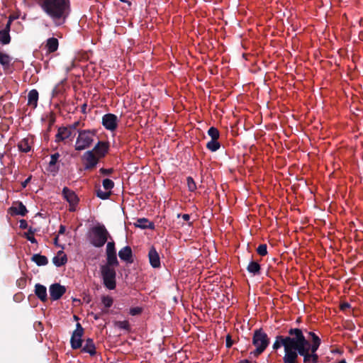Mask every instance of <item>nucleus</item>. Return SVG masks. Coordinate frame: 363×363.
I'll list each match as a JSON object with an SVG mask.
<instances>
[{
  "instance_id": "obj_1",
  "label": "nucleus",
  "mask_w": 363,
  "mask_h": 363,
  "mask_svg": "<svg viewBox=\"0 0 363 363\" xmlns=\"http://www.w3.org/2000/svg\"><path fill=\"white\" fill-rule=\"evenodd\" d=\"M38 5L57 27L65 23L72 11L70 0H45Z\"/></svg>"
},
{
  "instance_id": "obj_2",
  "label": "nucleus",
  "mask_w": 363,
  "mask_h": 363,
  "mask_svg": "<svg viewBox=\"0 0 363 363\" xmlns=\"http://www.w3.org/2000/svg\"><path fill=\"white\" fill-rule=\"evenodd\" d=\"M306 329L290 328L289 330V336L285 337V344L292 348L298 353L305 349V345H308V340L304 336Z\"/></svg>"
},
{
  "instance_id": "obj_3",
  "label": "nucleus",
  "mask_w": 363,
  "mask_h": 363,
  "mask_svg": "<svg viewBox=\"0 0 363 363\" xmlns=\"http://www.w3.org/2000/svg\"><path fill=\"white\" fill-rule=\"evenodd\" d=\"M252 342L255 347V350L252 351L250 354L257 357L262 354L269 346L270 339L262 328H259L254 330Z\"/></svg>"
},
{
  "instance_id": "obj_4",
  "label": "nucleus",
  "mask_w": 363,
  "mask_h": 363,
  "mask_svg": "<svg viewBox=\"0 0 363 363\" xmlns=\"http://www.w3.org/2000/svg\"><path fill=\"white\" fill-rule=\"evenodd\" d=\"M91 232L90 242L96 247H103L108 238H111L109 233L104 225H98L93 227Z\"/></svg>"
},
{
  "instance_id": "obj_5",
  "label": "nucleus",
  "mask_w": 363,
  "mask_h": 363,
  "mask_svg": "<svg viewBox=\"0 0 363 363\" xmlns=\"http://www.w3.org/2000/svg\"><path fill=\"white\" fill-rule=\"evenodd\" d=\"M95 130H83L79 131L75 143V150L80 151L89 147L94 141Z\"/></svg>"
},
{
  "instance_id": "obj_6",
  "label": "nucleus",
  "mask_w": 363,
  "mask_h": 363,
  "mask_svg": "<svg viewBox=\"0 0 363 363\" xmlns=\"http://www.w3.org/2000/svg\"><path fill=\"white\" fill-rule=\"evenodd\" d=\"M100 269L104 286L109 290L115 289L116 287V269L107 266H101Z\"/></svg>"
},
{
  "instance_id": "obj_7",
  "label": "nucleus",
  "mask_w": 363,
  "mask_h": 363,
  "mask_svg": "<svg viewBox=\"0 0 363 363\" xmlns=\"http://www.w3.org/2000/svg\"><path fill=\"white\" fill-rule=\"evenodd\" d=\"M84 330L82 325L79 323L76 325V329L73 331L71 339L70 345L73 350H77L82 347L83 340L82 339L84 335Z\"/></svg>"
},
{
  "instance_id": "obj_8",
  "label": "nucleus",
  "mask_w": 363,
  "mask_h": 363,
  "mask_svg": "<svg viewBox=\"0 0 363 363\" xmlns=\"http://www.w3.org/2000/svg\"><path fill=\"white\" fill-rule=\"evenodd\" d=\"M62 196L69 204V211H75L76 206L79 203V198L75 192L68 187L65 186L62 191Z\"/></svg>"
},
{
  "instance_id": "obj_9",
  "label": "nucleus",
  "mask_w": 363,
  "mask_h": 363,
  "mask_svg": "<svg viewBox=\"0 0 363 363\" xmlns=\"http://www.w3.org/2000/svg\"><path fill=\"white\" fill-rule=\"evenodd\" d=\"M305 333L308 334V337L311 340V342L308 340V345H306L304 347L306 348L308 352L317 354L316 352L321 344L320 338L313 332L307 330H305Z\"/></svg>"
},
{
  "instance_id": "obj_10",
  "label": "nucleus",
  "mask_w": 363,
  "mask_h": 363,
  "mask_svg": "<svg viewBox=\"0 0 363 363\" xmlns=\"http://www.w3.org/2000/svg\"><path fill=\"white\" fill-rule=\"evenodd\" d=\"M82 160L84 162V169L86 170H89L96 167L99 159L94 154V150H89L84 153Z\"/></svg>"
},
{
  "instance_id": "obj_11",
  "label": "nucleus",
  "mask_w": 363,
  "mask_h": 363,
  "mask_svg": "<svg viewBox=\"0 0 363 363\" xmlns=\"http://www.w3.org/2000/svg\"><path fill=\"white\" fill-rule=\"evenodd\" d=\"M118 117L113 113H106L102 117V125L110 131H113L118 126Z\"/></svg>"
},
{
  "instance_id": "obj_12",
  "label": "nucleus",
  "mask_w": 363,
  "mask_h": 363,
  "mask_svg": "<svg viewBox=\"0 0 363 363\" xmlns=\"http://www.w3.org/2000/svg\"><path fill=\"white\" fill-rule=\"evenodd\" d=\"M50 299L59 300L66 292V288L58 283L52 284L49 288Z\"/></svg>"
},
{
  "instance_id": "obj_13",
  "label": "nucleus",
  "mask_w": 363,
  "mask_h": 363,
  "mask_svg": "<svg viewBox=\"0 0 363 363\" xmlns=\"http://www.w3.org/2000/svg\"><path fill=\"white\" fill-rule=\"evenodd\" d=\"M27 213L28 210L21 201L13 202V205L8 209V213L12 216L16 215L25 216Z\"/></svg>"
},
{
  "instance_id": "obj_14",
  "label": "nucleus",
  "mask_w": 363,
  "mask_h": 363,
  "mask_svg": "<svg viewBox=\"0 0 363 363\" xmlns=\"http://www.w3.org/2000/svg\"><path fill=\"white\" fill-rule=\"evenodd\" d=\"M285 354L283 357L284 363H296L298 355L299 354L295 348L290 347L287 345H284Z\"/></svg>"
},
{
  "instance_id": "obj_15",
  "label": "nucleus",
  "mask_w": 363,
  "mask_h": 363,
  "mask_svg": "<svg viewBox=\"0 0 363 363\" xmlns=\"http://www.w3.org/2000/svg\"><path fill=\"white\" fill-rule=\"evenodd\" d=\"M92 150H94V154L100 160L104 157L107 154L108 151V144L104 141H99Z\"/></svg>"
},
{
  "instance_id": "obj_16",
  "label": "nucleus",
  "mask_w": 363,
  "mask_h": 363,
  "mask_svg": "<svg viewBox=\"0 0 363 363\" xmlns=\"http://www.w3.org/2000/svg\"><path fill=\"white\" fill-rule=\"evenodd\" d=\"M148 258L150 264L153 268H159L160 267V255L154 246L150 248Z\"/></svg>"
},
{
  "instance_id": "obj_17",
  "label": "nucleus",
  "mask_w": 363,
  "mask_h": 363,
  "mask_svg": "<svg viewBox=\"0 0 363 363\" xmlns=\"http://www.w3.org/2000/svg\"><path fill=\"white\" fill-rule=\"evenodd\" d=\"M120 259L127 263H133V252L130 246H125L120 250L118 252Z\"/></svg>"
},
{
  "instance_id": "obj_18",
  "label": "nucleus",
  "mask_w": 363,
  "mask_h": 363,
  "mask_svg": "<svg viewBox=\"0 0 363 363\" xmlns=\"http://www.w3.org/2000/svg\"><path fill=\"white\" fill-rule=\"evenodd\" d=\"M82 352L89 354L90 356L94 357L96 354V346L93 339L87 338L85 340V344L82 346Z\"/></svg>"
},
{
  "instance_id": "obj_19",
  "label": "nucleus",
  "mask_w": 363,
  "mask_h": 363,
  "mask_svg": "<svg viewBox=\"0 0 363 363\" xmlns=\"http://www.w3.org/2000/svg\"><path fill=\"white\" fill-rule=\"evenodd\" d=\"M60 157L58 152L54 153L50 156V160L49 162L48 171L52 173L55 175L59 171V166L57 165V162Z\"/></svg>"
},
{
  "instance_id": "obj_20",
  "label": "nucleus",
  "mask_w": 363,
  "mask_h": 363,
  "mask_svg": "<svg viewBox=\"0 0 363 363\" xmlns=\"http://www.w3.org/2000/svg\"><path fill=\"white\" fill-rule=\"evenodd\" d=\"M299 355L303 357V363H318L319 357L318 354H313L308 352L306 348L303 349L301 352L298 353Z\"/></svg>"
},
{
  "instance_id": "obj_21",
  "label": "nucleus",
  "mask_w": 363,
  "mask_h": 363,
  "mask_svg": "<svg viewBox=\"0 0 363 363\" xmlns=\"http://www.w3.org/2000/svg\"><path fill=\"white\" fill-rule=\"evenodd\" d=\"M35 294L42 302H45L48 300L47 289L40 284L35 285Z\"/></svg>"
},
{
  "instance_id": "obj_22",
  "label": "nucleus",
  "mask_w": 363,
  "mask_h": 363,
  "mask_svg": "<svg viewBox=\"0 0 363 363\" xmlns=\"http://www.w3.org/2000/svg\"><path fill=\"white\" fill-rule=\"evenodd\" d=\"M72 133L69 129L66 127H60L58 128L57 133L55 135V142L59 143L70 137Z\"/></svg>"
},
{
  "instance_id": "obj_23",
  "label": "nucleus",
  "mask_w": 363,
  "mask_h": 363,
  "mask_svg": "<svg viewBox=\"0 0 363 363\" xmlns=\"http://www.w3.org/2000/svg\"><path fill=\"white\" fill-rule=\"evenodd\" d=\"M67 262V257L62 250L58 251L57 255L52 258L53 264L57 267L65 265Z\"/></svg>"
},
{
  "instance_id": "obj_24",
  "label": "nucleus",
  "mask_w": 363,
  "mask_h": 363,
  "mask_svg": "<svg viewBox=\"0 0 363 363\" xmlns=\"http://www.w3.org/2000/svg\"><path fill=\"white\" fill-rule=\"evenodd\" d=\"M59 47V41L56 38H50L47 40L45 48L48 52L52 53L57 50Z\"/></svg>"
},
{
  "instance_id": "obj_25",
  "label": "nucleus",
  "mask_w": 363,
  "mask_h": 363,
  "mask_svg": "<svg viewBox=\"0 0 363 363\" xmlns=\"http://www.w3.org/2000/svg\"><path fill=\"white\" fill-rule=\"evenodd\" d=\"M38 101V92L36 89H32L28 94V105L33 106L34 108L37 107Z\"/></svg>"
},
{
  "instance_id": "obj_26",
  "label": "nucleus",
  "mask_w": 363,
  "mask_h": 363,
  "mask_svg": "<svg viewBox=\"0 0 363 363\" xmlns=\"http://www.w3.org/2000/svg\"><path fill=\"white\" fill-rule=\"evenodd\" d=\"M135 225L141 229H154L155 224L145 218H138Z\"/></svg>"
},
{
  "instance_id": "obj_27",
  "label": "nucleus",
  "mask_w": 363,
  "mask_h": 363,
  "mask_svg": "<svg viewBox=\"0 0 363 363\" xmlns=\"http://www.w3.org/2000/svg\"><path fill=\"white\" fill-rule=\"evenodd\" d=\"M247 270L249 273L255 275H259L261 274V266L260 264L254 260H252L247 267Z\"/></svg>"
},
{
  "instance_id": "obj_28",
  "label": "nucleus",
  "mask_w": 363,
  "mask_h": 363,
  "mask_svg": "<svg viewBox=\"0 0 363 363\" xmlns=\"http://www.w3.org/2000/svg\"><path fill=\"white\" fill-rule=\"evenodd\" d=\"M118 264L119 262L117 259L116 254H106V263L103 266H107L115 269V267H118Z\"/></svg>"
},
{
  "instance_id": "obj_29",
  "label": "nucleus",
  "mask_w": 363,
  "mask_h": 363,
  "mask_svg": "<svg viewBox=\"0 0 363 363\" xmlns=\"http://www.w3.org/2000/svg\"><path fill=\"white\" fill-rule=\"evenodd\" d=\"M31 260L38 266H45L48 263V259L45 255L35 254L32 256Z\"/></svg>"
},
{
  "instance_id": "obj_30",
  "label": "nucleus",
  "mask_w": 363,
  "mask_h": 363,
  "mask_svg": "<svg viewBox=\"0 0 363 363\" xmlns=\"http://www.w3.org/2000/svg\"><path fill=\"white\" fill-rule=\"evenodd\" d=\"M18 147L21 152H28L30 150V146L29 144V140L28 138H23L21 140L18 145Z\"/></svg>"
},
{
  "instance_id": "obj_31",
  "label": "nucleus",
  "mask_w": 363,
  "mask_h": 363,
  "mask_svg": "<svg viewBox=\"0 0 363 363\" xmlns=\"http://www.w3.org/2000/svg\"><path fill=\"white\" fill-rule=\"evenodd\" d=\"M11 58L6 53L0 52V64L4 69L8 68L11 65Z\"/></svg>"
},
{
  "instance_id": "obj_32",
  "label": "nucleus",
  "mask_w": 363,
  "mask_h": 363,
  "mask_svg": "<svg viewBox=\"0 0 363 363\" xmlns=\"http://www.w3.org/2000/svg\"><path fill=\"white\" fill-rule=\"evenodd\" d=\"M220 144L218 141V140L211 139L206 144L207 149L209 150L211 152L217 151L220 148Z\"/></svg>"
},
{
  "instance_id": "obj_33",
  "label": "nucleus",
  "mask_w": 363,
  "mask_h": 363,
  "mask_svg": "<svg viewBox=\"0 0 363 363\" xmlns=\"http://www.w3.org/2000/svg\"><path fill=\"white\" fill-rule=\"evenodd\" d=\"M281 345H283L284 347V345H286L285 344V337L281 336V335H278L276 337V340L273 344L272 348H273V350H277L279 348H280Z\"/></svg>"
},
{
  "instance_id": "obj_34",
  "label": "nucleus",
  "mask_w": 363,
  "mask_h": 363,
  "mask_svg": "<svg viewBox=\"0 0 363 363\" xmlns=\"http://www.w3.org/2000/svg\"><path fill=\"white\" fill-rule=\"evenodd\" d=\"M35 231V229L30 227L28 232L24 233V237L31 243H37V240L33 236Z\"/></svg>"
},
{
  "instance_id": "obj_35",
  "label": "nucleus",
  "mask_w": 363,
  "mask_h": 363,
  "mask_svg": "<svg viewBox=\"0 0 363 363\" xmlns=\"http://www.w3.org/2000/svg\"><path fill=\"white\" fill-rule=\"evenodd\" d=\"M114 325L120 329L125 330L128 332L130 330V325L128 320L116 321L114 323Z\"/></svg>"
},
{
  "instance_id": "obj_36",
  "label": "nucleus",
  "mask_w": 363,
  "mask_h": 363,
  "mask_svg": "<svg viewBox=\"0 0 363 363\" xmlns=\"http://www.w3.org/2000/svg\"><path fill=\"white\" fill-rule=\"evenodd\" d=\"M11 41L10 34L6 30H0V42L3 45H7Z\"/></svg>"
},
{
  "instance_id": "obj_37",
  "label": "nucleus",
  "mask_w": 363,
  "mask_h": 363,
  "mask_svg": "<svg viewBox=\"0 0 363 363\" xmlns=\"http://www.w3.org/2000/svg\"><path fill=\"white\" fill-rule=\"evenodd\" d=\"M208 135L213 140H218L220 136V133L218 128L212 126L208 130Z\"/></svg>"
},
{
  "instance_id": "obj_38",
  "label": "nucleus",
  "mask_w": 363,
  "mask_h": 363,
  "mask_svg": "<svg viewBox=\"0 0 363 363\" xmlns=\"http://www.w3.org/2000/svg\"><path fill=\"white\" fill-rule=\"evenodd\" d=\"M101 302L105 308H108L113 305V299L109 296H102Z\"/></svg>"
},
{
  "instance_id": "obj_39",
  "label": "nucleus",
  "mask_w": 363,
  "mask_h": 363,
  "mask_svg": "<svg viewBox=\"0 0 363 363\" xmlns=\"http://www.w3.org/2000/svg\"><path fill=\"white\" fill-rule=\"evenodd\" d=\"M96 194L97 197L103 200L108 199L111 194V191H103L101 189H97Z\"/></svg>"
},
{
  "instance_id": "obj_40",
  "label": "nucleus",
  "mask_w": 363,
  "mask_h": 363,
  "mask_svg": "<svg viewBox=\"0 0 363 363\" xmlns=\"http://www.w3.org/2000/svg\"><path fill=\"white\" fill-rule=\"evenodd\" d=\"M186 183L190 191H194L196 189V183L191 177H188L186 178Z\"/></svg>"
},
{
  "instance_id": "obj_41",
  "label": "nucleus",
  "mask_w": 363,
  "mask_h": 363,
  "mask_svg": "<svg viewBox=\"0 0 363 363\" xmlns=\"http://www.w3.org/2000/svg\"><path fill=\"white\" fill-rule=\"evenodd\" d=\"M102 184H103L104 188L106 190L109 191L114 186V182L111 179H104Z\"/></svg>"
},
{
  "instance_id": "obj_42",
  "label": "nucleus",
  "mask_w": 363,
  "mask_h": 363,
  "mask_svg": "<svg viewBox=\"0 0 363 363\" xmlns=\"http://www.w3.org/2000/svg\"><path fill=\"white\" fill-rule=\"evenodd\" d=\"M257 252L260 256H265L267 254V246L266 244H261L257 248Z\"/></svg>"
},
{
  "instance_id": "obj_43",
  "label": "nucleus",
  "mask_w": 363,
  "mask_h": 363,
  "mask_svg": "<svg viewBox=\"0 0 363 363\" xmlns=\"http://www.w3.org/2000/svg\"><path fill=\"white\" fill-rule=\"evenodd\" d=\"M106 254H116L115 242L113 241L108 242L106 245Z\"/></svg>"
},
{
  "instance_id": "obj_44",
  "label": "nucleus",
  "mask_w": 363,
  "mask_h": 363,
  "mask_svg": "<svg viewBox=\"0 0 363 363\" xmlns=\"http://www.w3.org/2000/svg\"><path fill=\"white\" fill-rule=\"evenodd\" d=\"M143 310L140 307H134L130 309V314L131 315H137L142 313Z\"/></svg>"
},
{
  "instance_id": "obj_45",
  "label": "nucleus",
  "mask_w": 363,
  "mask_h": 363,
  "mask_svg": "<svg viewBox=\"0 0 363 363\" xmlns=\"http://www.w3.org/2000/svg\"><path fill=\"white\" fill-rule=\"evenodd\" d=\"M233 345V341L232 340L231 335L230 334H228L226 336V339H225V346L227 348H230Z\"/></svg>"
},
{
  "instance_id": "obj_46",
  "label": "nucleus",
  "mask_w": 363,
  "mask_h": 363,
  "mask_svg": "<svg viewBox=\"0 0 363 363\" xmlns=\"http://www.w3.org/2000/svg\"><path fill=\"white\" fill-rule=\"evenodd\" d=\"M18 285L21 288H24L26 284V280L25 278H21L17 281Z\"/></svg>"
},
{
  "instance_id": "obj_47",
  "label": "nucleus",
  "mask_w": 363,
  "mask_h": 363,
  "mask_svg": "<svg viewBox=\"0 0 363 363\" xmlns=\"http://www.w3.org/2000/svg\"><path fill=\"white\" fill-rule=\"evenodd\" d=\"M99 171L102 174L108 175L113 172V169L101 168Z\"/></svg>"
},
{
  "instance_id": "obj_48",
  "label": "nucleus",
  "mask_w": 363,
  "mask_h": 363,
  "mask_svg": "<svg viewBox=\"0 0 363 363\" xmlns=\"http://www.w3.org/2000/svg\"><path fill=\"white\" fill-rule=\"evenodd\" d=\"M20 225L19 228L21 229H26L28 228V223L26 220L22 219L20 220Z\"/></svg>"
},
{
  "instance_id": "obj_49",
  "label": "nucleus",
  "mask_w": 363,
  "mask_h": 363,
  "mask_svg": "<svg viewBox=\"0 0 363 363\" xmlns=\"http://www.w3.org/2000/svg\"><path fill=\"white\" fill-rule=\"evenodd\" d=\"M340 308L342 311H345L350 308V304L347 302H344L340 304Z\"/></svg>"
},
{
  "instance_id": "obj_50",
  "label": "nucleus",
  "mask_w": 363,
  "mask_h": 363,
  "mask_svg": "<svg viewBox=\"0 0 363 363\" xmlns=\"http://www.w3.org/2000/svg\"><path fill=\"white\" fill-rule=\"evenodd\" d=\"M11 20L9 19L5 26V28L2 30H6L8 33L10 32L11 29Z\"/></svg>"
},
{
  "instance_id": "obj_51",
  "label": "nucleus",
  "mask_w": 363,
  "mask_h": 363,
  "mask_svg": "<svg viewBox=\"0 0 363 363\" xmlns=\"http://www.w3.org/2000/svg\"><path fill=\"white\" fill-rule=\"evenodd\" d=\"M108 313V311H107L104 310V311H102V312H101V313H96V314H93V313H92V315H94V318L95 320H98V319H99V318H101V314H102V313Z\"/></svg>"
},
{
  "instance_id": "obj_52",
  "label": "nucleus",
  "mask_w": 363,
  "mask_h": 363,
  "mask_svg": "<svg viewBox=\"0 0 363 363\" xmlns=\"http://www.w3.org/2000/svg\"><path fill=\"white\" fill-rule=\"evenodd\" d=\"M65 230H66L65 226L63 225H60L58 233L60 235H62L65 233Z\"/></svg>"
},
{
  "instance_id": "obj_53",
  "label": "nucleus",
  "mask_w": 363,
  "mask_h": 363,
  "mask_svg": "<svg viewBox=\"0 0 363 363\" xmlns=\"http://www.w3.org/2000/svg\"><path fill=\"white\" fill-rule=\"evenodd\" d=\"M30 179L31 177L27 178L23 182H22V186L25 188L27 186V184L30 182Z\"/></svg>"
},
{
  "instance_id": "obj_54",
  "label": "nucleus",
  "mask_w": 363,
  "mask_h": 363,
  "mask_svg": "<svg viewBox=\"0 0 363 363\" xmlns=\"http://www.w3.org/2000/svg\"><path fill=\"white\" fill-rule=\"evenodd\" d=\"M182 218L185 220V221H188L189 219H190V216L189 214H183L182 215Z\"/></svg>"
},
{
  "instance_id": "obj_55",
  "label": "nucleus",
  "mask_w": 363,
  "mask_h": 363,
  "mask_svg": "<svg viewBox=\"0 0 363 363\" xmlns=\"http://www.w3.org/2000/svg\"><path fill=\"white\" fill-rule=\"evenodd\" d=\"M86 104H84L82 106V112L85 113H86Z\"/></svg>"
},
{
  "instance_id": "obj_56",
  "label": "nucleus",
  "mask_w": 363,
  "mask_h": 363,
  "mask_svg": "<svg viewBox=\"0 0 363 363\" xmlns=\"http://www.w3.org/2000/svg\"><path fill=\"white\" fill-rule=\"evenodd\" d=\"M54 244L58 246V235L55 236V238H54Z\"/></svg>"
},
{
  "instance_id": "obj_57",
  "label": "nucleus",
  "mask_w": 363,
  "mask_h": 363,
  "mask_svg": "<svg viewBox=\"0 0 363 363\" xmlns=\"http://www.w3.org/2000/svg\"><path fill=\"white\" fill-rule=\"evenodd\" d=\"M239 363H252V362L250 361H249L248 359H243V360L240 361Z\"/></svg>"
},
{
  "instance_id": "obj_58",
  "label": "nucleus",
  "mask_w": 363,
  "mask_h": 363,
  "mask_svg": "<svg viewBox=\"0 0 363 363\" xmlns=\"http://www.w3.org/2000/svg\"><path fill=\"white\" fill-rule=\"evenodd\" d=\"M54 119L53 120H50V123H49V127H48V130H50L51 126L52 125L53 123H54Z\"/></svg>"
},
{
  "instance_id": "obj_59",
  "label": "nucleus",
  "mask_w": 363,
  "mask_h": 363,
  "mask_svg": "<svg viewBox=\"0 0 363 363\" xmlns=\"http://www.w3.org/2000/svg\"><path fill=\"white\" fill-rule=\"evenodd\" d=\"M79 123H75L74 125V128H75L76 126L78 125Z\"/></svg>"
},
{
  "instance_id": "obj_60",
  "label": "nucleus",
  "mask_w": 363,
  "mask_h": 363,
  "mask_svg": "<svg viewBox=\"0 0 363 363\" xmlns=\"http://www.w3.org/2000/svg\"><path fill=\"white\" fill-rule=\"evenodd\" d=\"M74 320H78V317L77 315H74Z\"/></svg>"
},
{
  "instance_id": "obj_61",
  "label": "nucleus",
  "mask_w": 363,
  "mask_h": 363,
  "mask_svg": "<svg viewBox=\"0 0 363 363\" xmlns=\"http://www.w3.org/2000/svg\"><path fill=\"white\" fill-rule=\"evenodd\" d=\"M120 1H122V2H125V0H120Z\"/></svg>"
}]
</instances>
